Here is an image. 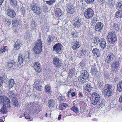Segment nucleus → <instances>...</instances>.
<instances>
[{
    "instance_id": "obj_1",
    "label": "nucleus",
    "mask_w": 122,
    "mask_h": 122,
    "mask_svg": "<svg viewBox=\"0 0 122 122\" xmlns=\"http://www.w3.org/2000/svg\"><path fill=\"white\" fill-rule=\"evenodd\" d=\"M33 50L35 53H40L42 51V44L41 40L38 39L34 43Z\"/></svg>"
},
{
    "instance_id": "obj_2",
    "label": "nucleus",
    "mask_w": 122,
    "mask_h": 122,
    "mask_svg": "<svg viewBox=\"0 0 122 122\" xmlns=\"http://www.w3.org/2000/svg\"><path fill=\"white\" fill-rule=\"evenodd\" d=\"M104 90L103 91V94L105 96H110L112 92V87L109 84H106L104 87Z\"/></svg>"
},
{
    "instance_id": "obj_3",
    "label": "nucleus",
    "mask_w": 122,
    "mask_h": 122,
    "mask_svg": "<svg viewBox=\"0 0 122 122\" xmlns=\"http://www.w3.org/2000/svg\"><path fill=\"white\" fill-rule=\"evenodd\" d=\"M99 94L95 92H94L91 96V103L94 105L97 104L99 101Z\"/></svg>"
},
{
    "instance_id": "obj_4",
    "label": "nucleus",
    "mask_w": 122,
    "mask_h": 122,
    "mask_svg": "<svg viewBox=\"0 0 122 122\" xmlns=\"http://www.w3.org/2000/svg\"><path fill=\"white\" fill-rule=\"evenodd\" d=\"M108 39L110 43L114 44L117 40V38L115 33L113 31L109 32L107 36Z\"/></svg>"
},
{
    "instance_id": "obj_5",
    "label": "nucleus",
    "mask_w": 122,
    "mask_h": 122,
    "mask_svg": "<svg viewBox=\"0 0 122 122\" xmlns=\"http://www.w3.org/2000/svg\"><path fill=\"white\" fill-rule=\"evenodd\" d=\"M94 11L91 8L86 9L84 13V15L85 18L89 19L92 18L94 16Z\"/></svg>"
},
{
    "instance_id": "obj_6",
    "label": "nucleus",
    "mask_w": 122,
    "mask_h": 122,
    "mask_svg": "<svg viewBox=\"0 0 122 122\" xmlns=\"http://www.w3.org/2000/svg\"><path fill=\"white\" fill-rule=\"evenodd\" d=\"M0 103H2L3 105L7 106V107H10V100L9 98L5 96H0Z\"/></svg>"
},
{
    "instance_id": "obj_7",
    "label": "nucleus",
    "mask_w": 122,
    "mask_h": 122,
    "mask_svg": "<svg viewBox=\"0 0 122 122\" xmlns=\"http://www.w3.org/2000/svg\"><path fill=\"white\" fill-rule=\"evenodd\" d=\"M73 25L76 28H79L81 27L83 24L82 19L80 17H77L73 20Z\"/></svg>"
},
{
    "instance_id": "obj_8",
    "label": "nucleus",
    "mask_w": 122,
    "mask_h": 122,
    "mask_svg": "<svg viewBox=\"0 0 122 122\" xmlns=\"http://www.w3.org/2000/svg\"><path fill=\"white\" fill-rule=\"evenodd\" d=\"M31 7V10L34 13L38 15H40L42 11L40 7L36 4L34 5Z\"/></svg>"
},
{
    "instance_id": "obj_9",
    "label": "nucleus",
    "mask_w": 122,
    "mask_h": 122,
    "mask_svg": "<svg viewBox=\"0 0 122 122\" xmlns=\"http://www.w3.org/2000/svg\"><path fill=\"white\" fill-rule=\"evenodd\" d=\"M63 46L61 44L57 43L55 44L53 47V50L57 53L61 52L62 50Z\"/></svg>"
},
{
    "instance_id": "obj_10",
    "label": "nucleus",
    "mask_w": 122,
    "mask_h": 122,
    "mask_svg": "<svg viewBox=\"0 0 122 122\" xmlns=\"http://www.w3.org/2000/svg\"><path fill=\"white\" fill-rule=\"evenodd\" d=\"M53 63L55 66L58 68H60L62 64V61L57 57H54L53 58Z\"/></svg>"
},
{
    "instance_id": "obj_11",
    "label": "nucleus",
    "mask_w": 122,
    "mask_h": 122,
    "mask_svg": "<svg viewBox=\"0 0 122 122\" xmlns=\"http://www.w3.org/2000/svg\"><path fill=\"white\" fill-rule=\"evenodd\" d=\"M33 68L38 73H39L42 71L41 66L38 62H35L34 63Z\"/></svg>"
},
{
    "instance_id": "obj_12",
    "label": "nucleus",
    "mask_w": 122,
    "mask_h": 122,
    "mask_svg": "<svg viewBox=\"0 0 122 122\" xmlns=\"http://www.w3.org/2000/svg\"><path fill=\"white\" fill-rule=\"evenodd\" d=\"M119 64V62L117 60L114 61L111 64V67L114 72L116 71L118 67Z\"/></svg>"
},
{
    "instance_id": "obj_13",
    "label": "nucleus",
    "mask_w": 122,
    "mask_h": 122,
    "mask_svg": "<svg viewBox=\"0 0 122 122\" xmlns=\"http://www.w3.org/2000/svg\"><path fill=\"white\" fill-rule=\"evenodd\" d=\"M7 14L8 16L12 18L15 17L16 15L15 11L11 8L8 9L7 11Z\"/></svg>"
},
{
    "instance_id": "obj_14",
    "label": "nucleus",
    "mask_w": 122,
    "mask_h": 122,
    "mask_svg": "<svg viewBox=\"0 0 122 122\" xmlns=\"http://www.w3.org/2000/svg\"><path fill=\"white\" fill-rule=\"evenodd\" d=\"M75 7L73 6L70 5H68L66 9L68 13L71 14L74 13L75 12Z\"/></svg>"
},
{
    "instance_id": "obj_15",
    "label": "nucleus",
    "mask_w": 122,
    "mask_h": 122,
    "mask_svg": "<svg viewBox=\"0 0 122 122\" xmlns=\"http://www.w3.org/2000/svg\"><path fill=\"white\" fill-rule=\"evenodd\" d=\"M72 48L74 50L78 49L80 46L81 45L79 42L77 41H75L72 44Z\"/></svg>"
},
{
    "instance_id": "obj_16",
    "label": "nucleus",
    "mask_w": 122,
    "mask_h": 122,
    "mask_svg": "<svg viewBox=\"0 0 122 122\" xmlns=\"http://www.w3.org/2000/svg\"><path fill=\"white\" fill-rule=\"evenodd\" d=\"M55 105V101L53 99H50L48 101V105L50 108H52L54 107Z\"/></svg>"
},
{
    "instance_id": "obj_17",
    "label": "nucleus",
    "mask_w": 122,
    "mask_h": 122,
    "mask_svg": "<svg viewBox=\"0 0 122 122\" xmlns=\"http://www.w3.org/2000/svg\"><path fill=\"white\" fill-rule=\"evenodd\" d=\"M55 16L56 17H59L62 14V10L59 8H56L54 10Z\"/></svg>"
},
{
    "instance_id": "obj_18",
    "label": "nucleus",
    "mask_w": 122,
    "mask_h": 122,
    "mask_svg": "<svg viewBox=\"0 0 122 122\" xmlns=\"http://www.w3.org/2000/svg\"><path fill=\"white\" fill-rule=\"evenodd\" d=\"M22 45L21 42L19 40L17 41L14 44V50H17L19 49Z\"/></svg>"
},
{
    "instance_id": "obj_19",
    "label": "nucleus",
    "mask_w": 122,
    "mask_h": 122,
    "mask_svg": "<svg viewBox=\"0 0 122 122\" xmlns=\"http://www.w3.org/2000/svg\"><path fill=\"white\" fill-rule=\"evenodd\" d=\"M114 58L113 54H109L106 58V60L107 63L111 62Z\"/></svg>"
},
{
    "instance_id": "obj_20",
    "label": "nucleus",
    "mask_w": 122,
    "mask_h": 122,
    "mask_svg": "<svg viewBox=\"0 0 122 122\" xmlns=\"http://www.w3.org/2000/svg\"><path fill=\"white\" fill-rule=\"evenodd\" d=\"M92 90L91 88L89 85L87 84L85 89L84 92L85 94L86 95L91 94V92Z\"/></svg>"
},
{
    "instance_id": "obj_21",
    "label": "nucleus",
    "mask_w": 122,
    "mask_h": 122,
    "mask_svg": "<svg viewBox=\"0 0 122 122\" xmlns=\"http://www.w3.org/2000/svg\"><path fill=\"white\" fill-rule=\"evenodd\" d=\"M18 61L19 63L17 64V66H20L24 61V57L21 54L19 55L18 58Z\"/></svg>"
},
{
    "instance_id": "obj_22",
    "label": "nucleus",
    "mask_w": 122,
    "mask_h": 122,
    "mask_svg": "<svg viewBox=\"0 0 122 122\" xmlns=\"http://www.w3.org/2000/svg\"><path fill=\"white\" fill-rule=\"evenodd\" d=\"M34 87L36 90L40 91L42 90V86L40 83L39 82L37 83L36 82H34Z\"/></svg>"
},
{
    "instance_id": "obj_23",
    "label": "nucleus",
    "mask_w": 122,
    "mask_h": 122,
    "mask_svg": "<svg viewBox=\"0 0 122 122\" xmlns=\"http://www.w3.org/2000/svg\"><path fill=\"white\" fill-rule=\"evenodd\" d=\"M105 39L103 38L100 39V45L102 49L105 48L106 46V44Z\"/></svg>"
},
{
    "instance_id": "obj_24",
    "label": "nucleus",
    "mask_w": 122,
    "mask_h": 122,
    "mask_svg": "<svg viewBox=\"0 0 122 122\" xmlns=\"http://www.w3.org/2000/svg\"><path fill=\"white\" fill-rule=\"evenodd\" d=\"M45 89L47 94H51V93L52 91L50 85H47L45 86Z\"/></svg>"
},
{
    "instance_id": "obj_25",
    "label": "nucleus",
    "mask_w": 122,
    "mask_h": 122,
    "mask_svg": "<svg viewBox=\"0 0 122 122\" xmlns=\"http://www.w3.org/2000/svg\"><path fill=\"white\" fill-rule=\"evenodd\" d=\"M75 70L74 68H72L69 70L68 72L69 76L70 78H72L75 75Z\"/></svg>"
},
{
    "instance_id": "obj_26",
    "label": "nucleus",
    "mask_w": 122,
    "mask_h": 122,
    "mask_svg": "<svg viewBox=\"0 0 122 122\" xmlns=\"http://www.w3.org/2000/svg\"><path fill=\"white\" fill-rule=\"evenodd\" d=\"M68 107V105L67 104L63 103L60 105L59 106V108L60 110H63L64 109H65Z\"/></svg>"
},
{
    "instance_id": "obj_27",
    "label": "nucleus",
    "mask_w": 122,
    "mask_h": 122,
    "mask_svg": "<svg viewBox=\"0 0 122 122\" xmlns=\"http://www.w3.org/2000/svg\"><path fill=\"white\" fill-rule=\"evenodd\" d=\"M9 84L8 85V87L9 89L12 88L14 86L15 84V82L13 79H11L9 81Z\"/></svg>"
},
{
    "instance_id": "obj_28",
    "label": "nucleus",
    "mask_w": 122,
    "mask_h": 122,
    "mask_svg": "<svg viewBox=\"0 0 122 122\" xmlns=\"http://www.w3.org/2000/svg\"><path fill=\"white\" fill-rule=\"evenodd\" d=\"M73 90L70 88L69 91H68V97H70V95L71 94V96L72 97L75 96L76 95V92H73Z\"/></svg>"
},
{
    "instance_id": "obj_29",
    "label": "nucleus",
    "mask_w": 122,
    "mask_h": 122,
    "mask_svg": "<svg viewBox=\"0 0 122 122\" xmlns=\"http://www.w3.org/2000/svg\"><path fill=\"white\" fill-rule=\"evenodd\" d=\"M82 73H81L80 75L81 76L84 77L86 79L88 78V72L86 71L83 70L81 71Z\"/></svg>"
},
{
    "instance_id": "obj_30",
    "label": "nucleus",
    "mask_w": 122,
    "mask_h": 122,
    "mask_svg": "<svg viewBox=\"0 0 122 122\" xmlns=\"http://www.w3.org/2000/svg\"><path fill=\"white\" fill-rule=\"evenodd\" d=\"M78 81L81 82V83H85L86 81V79H87L81 76L80 75L78 77Z\"/></svg>"
},
{
    "instance_id": "obj_31",
    "label": "nucleus",
    "mask_w": 122,
    "mask_h": 122,
    "mask_svg": "<svg viewBox=\"0 0 122 122\" xmlns=\"http://www.w3.org/2000/svg\"><path fill=\"white\" fill-rule=\"evenodd\" d=\"M8 108L7 106L3 105L0 110L1 112L3 114H6L7 112V108Z\"/></svg>"
},
{
    "instance_id": "obj_32",
    "label": "nucleus",
    "mask_w": 122,
    "mask_h": 122,
    "mask_svg": "<svg viewBox=\"0 0 122 122\" xmlns=\"http://www.w3.org/2000/svg\"><path fill=\"white\" fill-rule=\"evenodd\" d=\"M116 7L117 10L122 9V2H117L116 4Z\"/></svg>"
},
{
    "instance_id": "obj_33",
    "label": "nucleus",
    "mask_w": 122,
    "mask_h": 122,
    "mask_svg": "<svg viewBox=\"0 0 122 122\" xmlns=\"http://www.w3.org/2000/svg\"><path fill=\"white\" fill-rule=\"evenodd\" d=\"M71 34L74 39H76L79 37V33L76 31L72 32Z\"/></svg>"
},
{
    "instance_id": "obj_34",
    "label": "nucleus",
    "mask_w": 122,
    "mask_h": 122,
    "mask_svg": "<svg viewBox=\"0 0 122 122\" xmlns=\"http://www.w3.org/2000/svg\"><path fill=\"white\" fill-rule=\"evenodd\" d=\"M116 17L120 18L122 17V11L120 10L116 12L115 15Z\"/></svg>"
},
{
    "instance_id": "obj_35",
    "label": "nucleus",
    "mask_w": 122,
    "mask_h": 122,
    "mask_svg": "<svg viewBox=\"0 0 122 122\" xmlns=\"http://www.w3.org/2000/svg\"><path fill=\"white\" fill-rule=\"evenodd\" d=\"M12 24L13 26L17 27L19 25V22L17 19H15L12 20Z\"/></svg>"
},
{
    "instance_id": "obj_36",
    "label": "nucleus",
    "mask_w": 122,
    "mask_h": 122,
    "mask_svg": "<svg viewBox=\"0 0 122 122\" xmlns=\"http://www.w3.org/2000/svg\"><path fill=\"white\" fill-rule=\"evenodd\" d=\"M15 64L14 61L13 60H11L9 62L7 63V66L9 68H12L14 65Z\"/></svg>"
},
{
    "instance_id": "obj_37",
    "label": "nucleus",
    "mask_w": 122,
    "mask_h": 122,
    "mask_svg": "<svg viewBox=\"0 0 122 122\" xmlns=\"http://www.w3.org/2000/svg\"><path fill=\"white\" fill-rule=\"evenodd\" d=\"M119 25L117 23H114L113 24V28L115 30L118 31L119 29Z\"/></svg>"
},
{
    "instance_id": "obj_38",
    "label": "nucleus",
    "mask_w": 122,
    "mask_h": 122,
    "mask_svg": "<svg viewBox=\"0 0 122 122\" xmlns=\"http://www.w3.org/2000/svg\"><path fill=\"white\" fill-rule=\"evenodd\" d=\"M9 1L12 6L15 7L17 5V2L16 0H9Z\"/></svg>"
},
{
    "instance_id": "obj_39",
    "label": "nucleus",
    "mask_w": 122,
    "mask_h": 122,
    "mask_svg": "<svg viewBox=\"0 0 122 122\" xmlns=\"http://www.w3.org/2000/svg\"><path fill=\"white\" fill-rule=\"evenodd\" d=\"M91 72L93 76L96 75L98 73V71L94 67H92L91 69Z\"/></svg>"
},
{
    "instance_id": "obj_40",
    "label": "nucleus",
    "mask_w": 122,
    "mask_h": 122,
    "mask_svg": "<svg viewBox=\"0 0 122 122\" xmlns=\"http://www.w3.org/2000/svg\"><path fill=\"white\" fill-rule=\"evenodd\" d=\"M117 89L118 91L119 92H122V82H120L117 85Z\"/></svg>"
},
{
    "instance_id": "obj_41",
    "label": "nucleus",
    "mask_w": 122,
    "mask_h": 122,
    "mask_svg": "<svg viewBox=\"0 0 122 122\" xmlns=\"http://www.w3.org/2000/svg\"><path fill=\"white\" fill-rule=\"evenodd\" d=\"M8 95L9 96L11 97L14 98L16 96L15 94L14 93L13 91L9 92L8 93Z\"/></svg>"
},
{
    "instance_id": "obj_42",
    "label": "nucleus",
    "mask_w": 122,
    "mask_h": 122,
    "mask_svg": "<svg viewBox=\"0 0 122 122\" xmlns=\"http://www.w3.org/2000/svg\"><path fill=\"white\" fill-rule=\"evenodd\" d=\"M59 101L61 103L65 101L66 100L65 98L63 96H59L58 97Z\"/></svg>"
},
{
    "instance_id": "obj_43",
    "label": "nucleus",
    "mask_w": 122,
    "mask_h": 122,
    "mask_svg": "<svg viewBox=\"0 0 122 122\" xmlns=\"http://www.w3.org/2000/svg\"><path fill=\"white\" fill-rule=\"evenodd\" d=\"M72 110L75 113H77L79 112V110L78 108L75 106L72 107Z\"/></svg>"
},
{
    "instance_id": "obj_44",
    "label": "nucleus",
    "mask_w": 122,
    "mask_h": 122,
    "mask_svg": "<svg viewBox=\"0 0 122 122\" xmlns=\"http://www.w3.org/2000/svg\"><path fill=\"white\" fill-rule=\"evenodd\" d=\"M6 46H4L0 48V53H2L6 51L7 50V49L6 48Z\"/></svg>"
},
{
    "instance_id": "obj_45",
    "label": "nucleus",
    "mask_w": 122,
    "mask_h": 122,
    "mask_svg": "<svg viewBox=\"0 0 122 122\" xmlns=\"http://www.w3.org/2000/svg\"><path fill=\"white\" fill-rule=\"evenodd\" d=\"M20 11L22 14L23 15H24L25 12V8L23 7H22L20 9Z\"/></svg>"
},
{
    "instance_id": "obj_46",
    "label": "nucleus",
    "mask_w": 122,
    "mask_h": 122,
    "mask_svg": "<svg viewBox=\"0 0 122 122\" xmlns=\"http://www.w3.org/2000/svg\"><path fill=\"white\" fill-rule=\"evenodd\" d=\"M56 0H50L49 1H46V3L49 5H51L53 4L55 1Z\"/></svg>"
},
{
    "instance_id": "obj_47",
    "label": "nucleus",
    "mask_w": 122,
    "mask_h": 122,
    "mask_svg": "<svg viewBox=\"0 0 122 122\" xmlns=\"http://www.w3.org/2000/svg\"><path fill=\"white\" fill-rule=\"evenodd\" d=\"M43 10L45 12H46L48 11V8L47 6L45 5H43Z\"/></svg>"
},
{
    "instance_id": "obj_48",
    "label": "nucleus",
    "mask_w": 122,
    "mask_h": 122,
    "mask_svg": "<svg viewBox=\"0 0 122 122\" xmlns=\"http://www.w3.org/2000/svg\"><path fill=\"white\" fill-rule=\"evenodd\" d=\"M97 38L96 37L94 38L93 41V43H94L96 45H98V44L99 43V40L98 41H97Z\"/></svg>"
},
{
    "instance_id": "obj_49",
    "label": "nucleus",
    "mask_w": 122,
    "mask_h": 122,
    "mask_svg": "<svg viewBox=\"0 0 122 122\" xmlns=\"http://www.w3.org/2000/svg\"><path fill=\"white\" fill-rule=\"evenodd\" d=\"M95 30L97 31H99V22H98L95 26Z\"/></svg>"
},
{
    "instance_id": "obj_50",
    "label": "nucleus",
    "mask_w": 122,
    "mask_h": 122,
    "mask_svg": "<svg viewBox=\"0 0 122 122\" xmlns=\"http://www.w3.org/2000/svg\"><path fill=\"white\" fill-rule=\"evenodd\" d=\"M85 1L88 4H92L94 2L95 0H85Z\"/></svg>"
},
{
    "instance_id": "obj_51",
    "label": "nucleus",
    "mask_w": 122,
    "mask_h": 122,
    "mask_svg": "<svg viewBox=\"0 0 122 122\" xmlns=\"http://www.w3.org/2000/svg\"><path fill=\"white\" fill-rule=\"evenodd\" d=\"M24 115L26 119H30V117L27 113L24 112Z\"/></svg>"
},
{
    "instance_id": "obj_52",
    "label": "nucleus",
    "mask_w": 122,
    "mask_h": 122,
    "mask_svg": "<svg viewBox=\"0 0 122 122\" xmlns=\"http://www.w3.org/2000/svg\"><path fill=\"white\" fill-rule=\"evenodd\" d=\"M5 23L6 25L7 26H9L10 25L11 23L10 21L8 19L6 20Z\"/></svg>"
},
{
    "instance_id": "obj_53",
    "label": "nucleus",
    "mask_w": 122,
    "mask_h": 122,
    "mask_svg": "<svg viewBox=\"0 0 122 122\" xmlns=\"http://www.w3.org/2000/svg\"><path fill=\"white\" fill-rule=\"evenodd\" d=\"M103 23L100 22V32H101L103 28Z\"/></svg>"
},
{
    "instance_id": "obj_54",
    "label": "nucleus",
    "mask_w": 122,
    "mask_h": 122,
    "mask_svg": "<svg viewBox=\"0 0 122 122\" xmlns=\"http://www.w3.org/2000/svg\"><path fill=\"white\" fill-rule=\"evenodd\" d=\"M51 37L50 36H49L47 38V43L48 45H50L51 42Z\"/></svg>"
},
{
    "instance_id": "obj_55",
    "label": "nucleus",
    "mask_w": 122,
    "mask_h": 122,
    "mask_svg": "<svg viewBox=\"0 0 122 122\" xmlns=\"http://www.w3.org/2000/svg\"><path fill=\"white\" fill-rule=\"evenodd\" d=\"M103 75L107 77H108V75L107 74V72L106 71L104 70L103 71Z\"/></svg>"
},
{
    "instance_id": "obj_56",
    "label": "nucleus",
    "mask_w": 122,
    "mask_h": 122,
    "mask_svg": "<svg viewBox=\"0 0 122 122\" xmlns=\"http://www.w3.org/2000/svg\"><path fill=\"white\" fill-rule=\"evenodd\" d=\"M13 104L15 107L17 106L18 104L17 100H14L13 101Z\"/></svg>"
},
{
    "instance_id": "obj_57",
    "label": "nucleus",
    "mask_w": 122,
    "mask_h": 122,
    "mask_svg": "<svg viewBox=\"0 0 122 122\" xmlns=\"http://www.w3.org/2000/svg\"><path fill=\"white\" fill-rule=\"evenodd\" d=\"M98 50L97 48L94 49L92 51L93 53H97L98 52Z\"/></svg>"
},
{
    "instance_id": "obj_58",
    "label": "nucleus",
    "mask_w": 122,
    "mask_h": 122,
    "mask_svg": "<svg viewBox=\"0 0 122 122\" xmlns=\"http://www.w3.org/2000/svg\"><path fill=\"white\" fill-rule=\"evenodd\" d=\"M31 27H32L33 26H34V28H33L32 27V28L34 29L35 28V22L34 21H32L31 22Z\"/></svg>"
},
{
    "instance_id": "obj_59",
    "label": "nucleus",
    "mask_w": 122,
    "mask_h": 122,
    "mask_svg": "<svg viewBox=\"0 0 122 122\" xmlns=\"http://www.w3.org/2000/svg\"><path fill=\"white\" fill-rule=\"evenodd\" d=\"M1 80V81H0V87L2 86V85L3 84V77H0V80Z\"/></svg>"
},
{
    "instance_id": "obj_60",
    "label": "nucleus",
    "mask_w": 122,
    "mask_h": 122,
    "mask_svg": "<svg viewBox=\"0 0 122 122\" xmlns=\"http://www.w3.org/2000/svg\"><path fill=\"white\" fill-rule=\"evenodd\" d=\"M81 52L82 53H84L86 52V49L84 48H81Z\"/></svg>"
},
{
    "instance_id": "obj_61",
    "label": "nucleus",
    "mask_w": 122,
    "mask_h": 122,
    "mask_svg": "<svg viewBox=\"0 0 122 122\" xmlns=\"http://www.w3.org/2000/svg\"><path fill=\"white\" fill-rule=\"evenodd\" d=\"M78 95L79 97L81 98H82L84 96L82 93V92H81L79 93L78 94Z\"/></svg>"
},
{
    "instance_id": "obj_62",
    "label": "nucleus",
    "mask_w": 122,
    "mask_h": 122,
    "mask_svg": "<svg viewBox=\"0 0 122 122\" xmlns=\"http://www.w3.org/2000/svg\"><path fill=\"white\" fill-rule=\"evenodd\" d=\"M119 102L120 103H122V95L120 96L119 100Z\"/></svg>"
},
{
    "instance_id": "obj_63",
    "label": "nucleus",
    "mask_w": 122,
    "mask_h": 122,
    "mask_svg": "<svg viewBox=\"0 0 122 122\" xmlns=\"http://www.w3.org/2000/svg\"><path fill=\"white\" fill-rule=\"evenodd\" d=\"M38 105V107H36V110H35V111L36 112L39 110V106L38 105Z\"/></svg>"
},
{
    "instance_id": "obj_64",
    "label": "nucleus",
    "mask_w": 122,
    "mask_h": 122,
    "mask_svg": "<svg viewBox=\"0 0 122 122\" xmlns=\"http://www.w3.org/2000/svg\"><path fill=\"white\" fill-rule=\"evenodd\" d=\"M61 114H60L58 116V119L59 120H60L61 118Z\"/></svg>"
}]
</instances>
